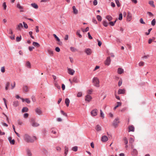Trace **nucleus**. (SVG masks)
Here are the masks:
<instances>
[{"instance_id":"11","label":"nucleus","mask_w":156,"mask_h":156,"mask_svg":"<svg viewBox=\"0 0 156 156\" xmlns=\"http://www.w3.org/2000/svg\"><path fill=\"white\" fill-rule=\"evenodd\" d=\"M68 73L70 75H73L75 71L73 69L71 68H68Z\"/></svg>"},{"instance_id":"10","label":"nucleus","mask_w":156,"mask_h":156,"mask_svg":"<svg viewBox=\"0 0 156 156\" xmlns=\"http://www.w3.org/2000/svg\"><path fill=\"white\" fill-rule=\"evenodd\" d=\"M126 90L124 89H119L118 90V94H124L125 93Z\"/></svg>"},{"instance_id":"54","label":"nucleus","mask_w":156,"mask_h":156,"mask_svg":"<svg viewBox=\"0 0 156 156\" xmlns=\"http://www.w3.org/2000/svg\"><path fill=\"white\" fill-rule=\"evenodd\" d=\"M122 13H121L119 14V20H122Z\"/></svg>"},{"instance_id":"62","label":"nucleus","mask_w":156,"mask_h":156,"mask_svg":"<svg viewBox=\"0 0 156 156\" xmlns=\"http://www.w3.org/2000/svg\"><path fill=\"white\" fill-rule=\"evenodd\" d=\"M3 6L4 7L3 9L4 10H5L6 8V3L5 2H4L3 4Z\"/></svg>"},{"instance_id":"21","label":"nucleus","mask_w":156,"mask_h":156,"mask_svg":"<svg viewBox=\"0 0 156 156\" xmlns=\"http://www.w3.org/2000/svg\"><path fill=\"white\" fill-rule=\"evenodd\" d=\"M131 15L129 12H128V14L127 16V20L129 21L131 20Z\"/></svg>"},{"instance_id":"48","label":"nucleus","mask_w":156,"mask_h":156,"mask_svg":"<svg viewBox=\"0 0 156 156\" xmlns=\"http://www.w3.org/2000/svg\"><path fill=\"white\" fill-rule=\"evenodd\" d=\"M144 65V62L141 61L139 63V66H143Z\"/></svg>"},{"instance_id":"19","label":"nucleus","mask_w":156,"mask_h":156,"mask_svg":"<svg viewBox=\"0 0 156 156\" xmlns=\"http://www.w3.org/2000/svg\"><path fill=\"white\" fill-rule=\"evenodd\" d=\"M129 132L130 131L134 132V127L133 126H130L129 127Z\"/></svg>"},{"instance_id":"59","label":"nucleus","mask_w":156,"mask_h":156,"mask_svg":"<svg viewBox=\"0 0 156 156\" xmlns=\"http://www.w3.org/2000/svg\"><path fill=\"white\" fill-rule=\"evenodd\" d=\"M122 83V79H120L118 82V86H121Z\"/></svg>"},{"instance_id":"20","label":"nucleus","mask_w":156,"mask_h":156,"mask_svg":"<svg viewBox=\"0 0 156 156\" xmlns=\"http://www.w3.org/2000/svg\"><path fill=\"white\" fill-rule=\"evenodd\" d=\"M137 154L138 152L137 150L135 149H133L132 153V154L133 155H137Z\"/></svg>"},{"instance_id":"37","label":"nucleus","mask_w":156,"mask_h":156,"mask_svg":"<svg viewBox=\"0 0 156 156\" xmlns=\"http://www.w3.org/2000/svg\"><path fill=\"white\" fill-rule=\"evenodd\" d=\"M103 24L104 26L107 27L108 25V23L106 21H103Z\"/></svg>"},{"instance_id":"33","label":"nucleus","mask_w":156,"mask_h":156,"mask_svg":"<svg viewBox=\"0 0 156 156\" xmlns=\"http://www.w3.org/2000/svg\"><path fill=\"white\" fill-rule=\"evenodd\" d=\"M73 81L75 83H78L79 82V80L76 77H73Z\"/></svg>"},{"instance_id":"43","label":"nucleus","mask_w":156,"mask_h":156,"mask_svg":"<svg viewBox=\"0 0 156 156\" xmlns=\"http://www.w3.org/2000/svg\"><path fill=\"white\" fill-rule=\"evenodd\" d=\"M156 23V20L155 19L152 20L151 22V24L152 25L154 26L155 25Z\"/></svg>"},{"instance_id":"38","label":"nucleus","mask_w":156,"mask_h":156,"mask_svg":"<svg viewBox=\"0 0 156 156\" xmlns=\"http://www.w3.org/2000/svg\"><path fill=\"white\" fill-rule=\"evenodd\" d=\"M89 30V27H87L85 29H84L83 28L81 29V30L83 32H87Z\"/></svg>"},{"instance_id":"15","label":"nucleus","mask_w":156,"mask_h":156,"mask_svg":"<svg viewBox=\"0 0 156 156\" xmlns=\"http://www.w3.org/2000/svg\"><path fill=\"white\" fill-rule=\"evenodd\" d=\"M23 25L22 23H19L16 27V29L18 30H20L21 28H23Z\"/></svg>"},{"instance_id":"52","label":"nucleus","mask_w":156,"mask_h":156,"mask_svg":"<svg viewBox=\"0 0 156 156\" xmlns=\"http://www.w3.org/2000/svg\"><path fill=\"white\" fill-rule=\"evenodd\" d=\"M93 91V90L92 89L89 90L87 91L88 94H91Z\"/></svg>"},{"instance_id":"60","label":"nucleus","mask_w":156,"mask_h":156,"mask_svg":"<svg viewBox=\"0 0 156 156\" xmlns=\"http://www.w3.org/2000/svg\"><path fill=\"white\" fill-rule=\"evenodd\" d=\"M1 72L2 73H4L5 72V67L4 66L2 67L1 68Z\"/></svg>"},{"instance_id":"51","label":"nucleus","mask_w":156,"mask_h":156,"mask_svg":"<svg viewBox=\"0 0 156 156\" xmlns=\"http://www.w3.org/2000/svg\"><path fill=\"white\" fill-rule=\"evenodd\" d=\"M123 140L124 141V143L125 144H127L128 143V141L127 138L126 137H125L123 138Z\"/></svg>"},{"instance_id":"53","label":"nucleus","mask_w":156,"mask_h":156,"mask_svg":"<svg viewBox=\"0 0 156 156\" xmlns=\"http://www.w3.org/2000/svg\"><path fill=\"white\" fill-rule=\"evenodd\" d=\"M51 132L54 134H56V131L54 130L53 128H51Z\"/></svg>"},{"instance_id":"42","label":"nucleus","mask_w":156,"mask_h":156,"mask_svg":"<svg viewBox=\"0 0 156 156\" xmlns=\"http://www.w3.org/2000/svg\"><path fill=\"white\" fill-rule=\"evenodd\" d=\"M82 93L81 92H78L77 94V97H80L82 96Z\"/></svg>"},{"instance_id":"17","label":"nucleus","mask_w":156,"mask_h":156,"mask_svg":"<svg viewBox=\"0 0 156 156\" xmlns=\"http://www.w3.org/2000/svg\"><path fill=\"white\" fill-rule=\"evenodd\" d=\"M17 7L20 10V12H23V7L21 6L19 4H18L17 5Z\"/></svg>"},{"instance_id":"2","label":"nucleus","mask_w":156,"mask_h":156,"mask_svg":"<svg viewBox=\"0 0 156 156\" xmlns=\"http://www.w3.org/2000/svg\"><path fill=\"white\" fill-rule=\"evenodd\" d=\"M92 82L94 85L96 87H100V81L98 78L96 77H94L92 80Z\"/></svg>"},{"instance_id":"1","label":"nucleus","mask_w":156,"mask_h":156,"mask_svg":"<svg viewBox=\"0 0 156 156\" xmlns=\"http://www.w3.org/2000/svg\"><path fill=\"white\" fill-rule=\"evenodd\" d=\"M24 140L27 143H33L34 140L37 139V138L35 136L32 137L30 136L27 134H25L23 136Z\"/></svg>"},{"instance_id":"25","label":"nucleus","mask_w":156,"mask_h":156,"mask_svg":"<svg viewBox=\"0 0 156 156\" xmlns=\"http://www.w3.org/2000/svg\"><path fill=\"white\" fill-rule=\"evenodd\" d=\"M19 105V102L17 101H14L13 102V105L14 107H16L18 106Z\"/></svg>"},{"instance_id":"5","label":"nucleus","mask_w":156,"mask_h":156,"mask_svg":"<svg viewBox=\"0 0 156 156\" xmlns=\"http://www.w3.org/2000/svg\"><path fill=\"white\" fill-rule=\"evenodd\" d=\"M92 98V97L91 96L87 94L85 96V100L86 101L89 102L91 100Z\"/></svg>"},{"instance_id":"41","label":"nucleus","mask_w":156,"mask_h":156,"mask_svg":"<svg viewBox=\"0 0 156 156\" xmlns=\"http://www.w3.org/2000/svg\"><path fill=\"white\" fill-rule=\"evenodd\" d=\"M97 19L98 21H101L102 20V18L101 16L99 15H98L97 16Z\"/></svg>"},{"instance_id":"58","label":"nucleus","mask_w":156,"mask_h":156,"mask_svg":"<svg viewBox=\"0 0 156 156\" xmlns=\"http://www.w3.org/2000/svg\"><path fill=\"white\" fill-rule=\"evenodd\" d=\"M55 86L58 89H61L60 86L57 83H55Z\"/></svg>"},{"instance_id":"55","label":"nucleus","mask_w":156,"mask_h":156,"mask_svg":"<svg viewBox=\"0 0 156 156\" xmlns=\"http://www.w3.org/2000/svg\"><path fill=\"white\" fill-rule=\"evenodd\" d=\"M56 149L57 151L59 152H60L61 150V148L58 146H57L56 147Z\"/></svg>"},{"instance_id":"9","label":"nucleus","mask_w":156,"mask_h":156,"mask_svg":"<svg viewBox=\"0 0 156 156\" xmlns=\"http://www.w3.org/2000/svg\"><path fill=\"white\" fill-rule=\"evenodd\" d=\"M108 137L105 135L102 136L101 137V140L102 142H106L108 140Z\"/></svg>"},{"instance_id":"44","label":"nucleus","mask_w":156,"mask_h":156,"mask_svg":"<svg viewBox=\"0 0 156 156\" xmlns=\"http://www.w3.org/2000/svg\"><path fill=\"white\" fill-rule=\"evenodd\" d=\"M21 39V36H20V37H17L16 38V41L17 42H19L20 41Z\"/></svg>"},{"instance_id":"49","label":"nucleus","mask_w":156,"mask_h":156,"mask_svg":"<svg viewBox=\"0 0 156 156\" xmlns=\"http://www.w3.org/2000/svg\"><path fill=\"white\" fill-rule=\"evenodd\" d=\"M53 36L56 39V40L58 41H60V39L59 38L56 36V35L55 34H53Z\"/></svg>"},{"instance_id":"28","label":"nucleus","mask_w":156,"mask_h":156,"mask_svg":"<svg viewBox=\"0 0 156 156\" xmlns=\"http://www.w3.org/2000/svg\"><path fill=\"white\" fill-rule=\"evenodd\" d=\"M73 10L74 13L75 14H77L78 12V11L76 9L75 7V6H73Z\"/></svg>"},{"instance_id":"34","label":"nucleus","mask_w":156,"mask_h":156,"mask_svg":"<svg viewBox=\"0 0 156 156\" xmlns=\"http://www.w3.org/2000/svg\"><path fill=\"white\" fill-rule=\"evenodd\" d=\"M80 30H77L76 32V35L79 36V37L80 38H81L82 37V36L80 34Z\"/></svg>"},{"instance_id":"12","label":"nucleus","mask_w":156,"mask_h":156,"mask_svg":"<svg viewBox=\"0 0 156 156\" xmlns=\"http://www.w3.org/2000/svg\"><path fill=\"white\" fill-rule=\"evenodd\" d=\"M124 69L121 68H119L118 69L117 73L119 74H121L124 73Z\"/></svg>"},{"instance_id":"29","label":"nucleus","mask_w":156,"mask_h":156,"mask_svg":"<svg viewBox=\"0 0 156 156\" xmlns=\"http://www.w3.org/2000/svg\"><path fill=\"white\" fill-rule=\"evenodd\" d=\"M23 90L24 92H27L28 91V87L26 86H25L23 87Z\"/></svg>"},{"instance_id":"39","label":"nucleus","mask_w":156,"mask_h":156,"mask_svg":"<svg viewBox=\"0 0 156 156\" xmlns=\"http://www.w3.org/2000/svg\"><path fill=\"white\" fill-rule=\"evenodd\" d=\"M149 3L153 7H155V6L154 4V2L152 1H151L149 2Z\"/></svg>"},{"instance_id":"26","label":"nucleus","mask_w":156,"mask_h":156,"mask_svg":"<svg viewBox=\"0 0 156 156\" xmlns=\"http://www.w3.org/2000/svg\"><path fill=\"white\" fill-rule=\"evenodd\" d=\"M26 66L28 68H31V64L30 62L29 61H27L25 64Z\"/></svg>"},{"instance_id":"32","label":"nucleus","mask_w":156,"mask_h":156,"mask_svg":"<svg viewBox=\"0 0 156 156\" xmlns=\"http://www.w3.org/2000/svg\"><path fill=\"white\" fill-rule=\"evenodd\" d=\"M70 49L71 51L73 52H75L77 51L76 48L73 47H71Z\"/></svg>"},{"instance_id":"24","label":"nucleus","mask_w":156,"mask_h":156,"mask_svg":"<svg viewBox=\"0 0 156 156\" xmlns=\"http://www.w3.org/2000/svg\"><path fill=\"white\" fill-rule=\"evenodd\" d=\"M10 86V83L9 82H7L5 84V90H7Z\"/></svg>"},{"instance_id":"30","label":"nucleus","mask_w":156,"mask_h":156,"mask_svg":"<svg viewBox=\"0 0 156 156\" xmlns=\"http://www.w3.org/2000/svg\"><path fill=\"white\" fill-rule=\"evenodd\" d=\"M33 45L35 47H39L40 46L39 44L38 43L36 42H33Z\"/></svg>"},{"instance_id":"3","label":"nucleus","mask_w":156,"mask_h":156,"mask_svg":"<svg viewBox=\"0 0 156 156\" xmlns=\"http://www.w3.org/2000/svg\"><path fill=\"white\" fill-rule=\"evenodd\" d=\"M119 119L118 117L116 118L113 121L112 123V125L114 127H117L119 124Z\"/></svg>"},{"instance_id":"4","label":"nucleus","mask_w":156,"mask_h":156,"mask_svg":"<svg viewBox=\"0 0 156 156\" xmlns=\"http://www.w3.org/2000/svg\"><path fill=\"white\" fill-rule=\"evenodd\" d=\"M98 112V110L95 108L91 111L90 114L92 116L94 117L97 115Z\"/></svg>"},{"instance_id":"16","label":"nucleus","mask_w":156,"mask_h":156,"mask_svg":"<svg viewBox=\"0 0 156 156\" xmlns=\"http://www.w3.org/2000/svg\"><path fill=\"white\" fill-rule=\"evenodd\" d=\"M68 151V148L66 146H65L64 147V155L65 156L67 154Z\"/></svg>"},{"instance_id":"13","label":"nucleus","mask_w":156,"mask_h":156,"mask_svg":"<svg viewBox=\"0 0 156 156\" xmlns=\"http://www.w3.org/2000/svg\"><path fill=\"white\" fill-rule=\"evenodd\" d=\"M8 140L11 144L14 145L15 144V141L14 139L12 140L11 137H9L8 138Z\"/></svg>"},{"instance_id":"50","label":"nucleus","mask_w":156,"mask_h":156,"mask_svg":"<svg viewBox=\"0 0 156 156\" xmlns=\"http://www.w3.org/2000/svg\"><path fill=\"white\" fill-rule=\"evenodd\" d=\"M147 14L150 17H151L153 16V14L151 12H147Z\"/></svg>"},{"instance_id":"22","label":"nucleus","mask_w":156,"mask_h":156,"mask_svg":"<svg viewBox=\"0 0 156 156\" xmlns=\"http://www.w3.org/2000/svg\"><path fill=\"white\" fill-rule=\"evenodd\" d=\"M69 102L70 101L69 98H66L65 99V103L66 104V105L67 107H68L69 106Z\"/></svg>"},{"instance_id":"8","label":"nucleus","mask_w":156,"mask_h":156,"mask_svg":"<svg viewBox=\"0 0 156 156\" xmlns=\"http://www.w3.org/2000/svg\"><path fill=\"white\" fill-rule=\"evenodd\" d=\"M36 113L39 115H41L42 114V111L41 109L39 108H37L35 109Z\"/></svg>"},{"instance_id":"31","label":"nucleus","mask_w":156,"mask_h":156,"mask_svg":"<svg viewBox=\"0 0 156 156\" xmlns=\"http://www.w3.org/2000/svg\"><path fill=\"white\" fill-rule=\"evenodd\" d=\"M31 5L32 7L35 9H37L38 8V6L35 3H32L31 4Z\"/></svg>"},{"instance_id":"36","label":"nucleus","mask_w":156,"mask_h":156,"mask_svg":"<svg viewBox=\"0 0 156 156\" xmlns=\"http://www.w3.org/2000/svg\"><path fill=\"white\" fill-rule=\"evenodd\" d=\"M117 105L114 108V109H115L117 107H118L119 106H120L121 105V103L120 102H117Z\"/></svg>"},{"instance_id":"6","label":"nucleus","mask_w":156,"mask_h":156,"mask_svg":"<svg viewBox=\"0 0 156 156\" xmlns=\"http://www.w3.org/2000/svg\"><path fill=\"white\" fill-rule=\"evenodd\" d=\"M111 60L110 57H107L105 62V65L109 66L110 64Z\"/></svg>"},{"instance_id":"63","label":"nucleus","mask_w":156,"mask_h":156,"mask_svg":"<svg viewBox=\"0 0 156 156\" xmlns=\"http://www.w3.org/2000/svg\"><path fill=\"white\" fill-rule=\"evenodd\" d=\"M140 23L143 24H145V23L144 21L143 20L142 18H140Z\"/></svg>"},{"instance_id":"18","label":"nucleus","mask_w":156,"mask_h":156,"mask_svg":"<svg viewBox=\"0 0 156 156\" xmlns=\"http://www.w3.org/2000/svg\"><path fill=\"white\" fill-rule=\"evenodd\" d=\"M95 129L97 131L99 132L101 130V128L100 125H98L96 126Z\"/></svg>"},{"instance_id":"27","label":"nucleus","mask_w":156,"mask_h":156,"mask_svg":"<svg viewBox=\"0 0 156 156\" xmlns=\"http://www.w3.org/2000/svg\"><path fill=\"white\" fill-rule=\"evenodd\" d=\"M28 111V109L26 107H24L22 109V112H27Z\"/></svg>"},{"instance_id":"7","label":"nucleus","mask_w":156,"mask_h":156,"mask_svg":"<svg viewBox=\"0 0 156 156\" xmlns=\"http://www.w3.org/2000/svg\"><path fill=\"white\" fill-rule=\"evenodd\" d=\"M85 52L87 55H90L92 53V51L90 49L87 48L85 49Z\"/></svg>"},{"instance_id":"35","label":"nucleus","mask_w":156,"mask_h":156,"mask_svg":"<svg viewBox=\"0 0 156 156\" xmlns=\"http://www.w3.org/2000/svg\"><path fill=\"white\" fill-rule=\"evenodd\" d=\"M106 19L109 21H111L112 20V18L110 16L108 15L106 17Z\"/></svg>"},{"instance_id":"56","label":"nucleus","mask_w":156,"mask_h":156,"mask_svg":"<svg viewBox=\"0 0 156 156\" xmlns=\"http://www.w3.org/2000/svg\"><path fill=\"white\" fill-rule=\"evenodd\" d=\"M100 115L103 118L104 117V115L101 110H100Z\"/></svg>"},{"instance_id":"40","label":"nucleus","mask_w":156,"mask_h":156,"mask_svg":"<svg viewBox=\"0 0 156 156\" xmlns=\"http://www.w3.org/2000/svg\"><path fill=\"white\" fill-rule=\"evenodd\" d=\"M115 2L117 6L118 7H119L120 6V3L119 0H115Z\"/></svg>"},{"instance_id":"61","label":"nucleus","mask_w":156,"mask_h":156,"mask_svg":"<svg viewBox=\"0 0 156 156\" xmlns=\"http://www.w3.org/2000/svg\"><path fill=\"white\" fill-rule=\"evenodd\" d=\"M149 57V55H145V56H142V59H147L148 57Z\"/></svg>"},{"instance_id":"47","label":"nucleus","mask_w":156,"mask_h":156,"mask_svg":"<svg viewBox=\"0 0 156 156\" xmlns=\"http://www.w3.org/2000/svg\"><path fill=\"white\" fill-rule=\"evenodd\" d=\"M78 147L77 146H74L72 148V150L74 151H77Z\"/></svg>"},{"instance_id":"57","label":"nucleus","mask_w":156,"mask_h":156,"mask_svg":"<svg viewBox=\"0 0 156 156\" xmlns=\"http://www.w3.org/2000/svg\"><path fill=\"white\" fill-rule=\"evenodd\" d=\"M23 23L24 28L26 29H27L28 28V26L27 24L24 22H23Z\"/></svg>"},{"instance_id":"45","label":"nucleus","mask_w":156,"mask_h":156,"mask_svg":"<svg viewBox=\"0 0 156 156\" xmlns=\"http://www.w3.org/2000/svg\"><path fill=\"white\" fill-rule=\"evenodd\" d=\"M27 156H32L30 150H28L27 151Z\"/></svg>"},{"instance_id":"23","label":"nucleus","mask_w":156,"mask_h":156,"mask_svg":"<svg viewBox=\"0 0 156 156\" xmlns=\"http://www.w3.org/2000/svg\"><path fill=\"white\" fill-rule=\"evenodd\" d=\"M31 125L33 126L34 127H37L39 125V123H38L37 122H33L32 123Z\"/></svg>"},{"instance_id":"64","label":"nucleus","mask_w":156,"mask_h":156,"mask_svg":"<svg viewBox=\"0 0 156 156\" xmlns=\"http://www.w3.org/2000/svg\"><path fill=\"white\" fill-rule=\"evenodd\" d=\"M8 33L9 34H12L13 32L11 29H9L8 30Z\"/></svg>"},{"instance_id":"14","label":"nucleus","mask_w":156,"mask_h":156,"mask_svg":"<svg viewBox=\"0 0 156 156\" xmlns=\"http://www.w3.org/2000/svg\"><path fill=\"white\" fill-rule=\"evenodd\" d=\"M47 52L51 55H52L53 54V51L52 49L50 48H49L47 49Z\"/></svg>"},{"instance_id":"46","label":"nucleus","mask_w":156,"mask_h":156,"mask_svg":"<svg viewBox=\"0 0 156 156\" xmlns=\"http://www.w3.org/2000/svg\"><path fill=\"white\" fill-rule=\"evenodd\" d=\"M134 140L132 138H130L129 139V142L131 144H132L134 142Z\"/></svg>"}]
</instances>
